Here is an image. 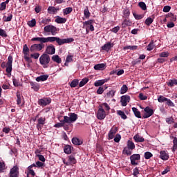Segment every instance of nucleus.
Returning <instances> with one entry per match:
<instances>
[{
	"mask_svg": "<svg viewBox=\"0 0 177 177\" xmlns=\"http://www.w3.org/2000/svg\"><path fill=\"white\" fill-rule=\"evenodd\" d=\"M73 41H74L73 39H60L59 37H45V44L48 42H57L59 46L73 42Z\"/></svg>",
	"mask_w": 177,
	"mask_h": 177,
	"instance_id": "f257e3e1",
	"label": "nucleus"
},
{
	"mask_svg": "<svg viewBox=\"0 0 177 177\" xmlns=\"http://www.w3.org/2000/svg\"><path fill=\"white\" fill-rule=\"evenodd\" d=\"M78 119V115L75 113H68V116H64V122L66 124H71L75 122Z\"/></svg>",
	"mask_w": 177,
	"mask_h": 177,
	"instance_id": "f03ea898",
	"label": "nucleus"
},
{
	"mask_svg": "<svg viewBox=\"0 0 177 177\" xmlns=\"http://www.w3.org/2000/svg\"><path fill=\"white\" fill-rule=\"evenodd\" d=\"M39 62L44 68H48V64H49V62H50V57L48 54H43L39 58Z\"/></svg>",
	"mask_w": 177,
	"mask_h": 177,
	"instance_id": "7ed1b4c3",
	"label": "nucleus"
},
{
	"mask_svg": "<svg viewBox=\"0 0 177 177\" xmlns=\"http://www.w3.org/2000/svg\"><path fill=\"white\" fill-rule=\"evenodd\" d=\"M44 34H48V32H50L52 35H56L57 34V31L59 29L53 25H47L44 28Z\"/></svg>",
	"mask_w": 177,
	"mask_h": 177,
	"instance_id": "20e7f679",
	"label": "nucleus"
},
{
	"mask_svg": "<svg viewBox=\"0 0 177 177\" xmlns=\"http://www.w3.org/2000/svg\"><path fill=\"white\" fill-rule=\"evenodd\" d=\"M13 63V57L12 55H9L8 58V62L6 65V71L8 73L9 75L12 73V64Z\"/></svg>",
	"mask_w": 177,
	"mask_h": 177,
	"instance_id": "39448f33",
	"label": "nucleus"
},
{
	"mask_svg": "<svg viewBox=\"0 0 177 177\" xmlns=\"http://www.w3.org/2000/svg\"><path fill=\"white\" fill-rule=\"evenodd\" d=\"M96 115L97 120H104V118H106V111L100 106L97 111Z\"/></svg>",
	"mask_w": 177,
	"mask_h": 177,
	"instance_id": "423d86ee",
	"label": "nucleus"
},
{
	"mask_svg": "<svg viewBox=\"0 0 177 177\" xmlns=\"http://www.w3.org/2000/svg\"><path fill=\"white\" fill-rule=\"evenodd\" d=\"M145 113L143 115V118H149L154 114V111L149 106H147L144 109Z\"/></svg>",
	"mask_w": 177,
	"mask_h": 177,
	"instance_id": "0eeeda50",
	"label": "nucleus"
},
{
	"mask_svg": "<svg viewBox=\"0 0 177 177\" xmlns=\"http://www.w3.org/2000/svg\"><path fill=\"white\" fill-rule=\"evenodd\" d=\"M63 162L66 165H74L77 162V160H75V158L73 156H70L68 158V160L66 161V159H63Z\"/></svg>",
	"mask_w": 177,
	"mask_h": 177,
	"instance_id": "6e6552de",
	"label": "nucleus"
},
{
	"mask_svg": "<svg viewBox=\"0 0 177 177\" xmlns=\"http://www.w3.org/2000/svg\"><path fill=\"white\" fill-rule=\"evenodd\" d=\"M93 23L94 21L92 19H90L87 21H84L83 23V27L88 28L90 30V31H95V28L93 27Z\"/></svg>",
	"mask_w": 177,
	"mask_h": 177,
	"instance_id": "1a4fd4ad",
	"label": "nucleus"
},
{
	"mask_svg": "<svg viewBox=\"0 0 177 177\" xmlns=\"http://www.w3.org/2000/svg\"><path fill=\"white\" fill-rule=\"evenodd\" d=\"M42 48L44 46L41 44H35L30 46V50L31 52H39V50H42Z\"/></svg>",
	"mask_w": 177,
	"mask_h": 177,
	"instance_id": "9d476101",
	"label": "nucleus"
},
{
	"mask_svg": "<svg viewBox=\"0 0 177 177\" xmlns=\"http://www.w3.org/2000/svg\"><path fill=\"white\" fill-rule=\"evenodd\" d=\"M129 100H131L129 95H123L121 97L120 103L123 107H125L129 103Z\"/></svg>",
	"mask_w": 177,
	"mask_h": 177,
	"instance_id": "9b49d317",
	"label": "nucleus"
},
{
	"mask_svg": "<svg viewBox=\"0 0 177 177\" xmlns=\"http://www.w3.org/2000/svg\"><path fill=\"white\" fill-rule=\"evenodd\" d=\"M10 177H19V167L14 166L10 171Z\"/></svg>",
	"mask_w": 177,
	"mask_h": 177,
	"instance_id": "f8f14e48",
	"label": "nucleus"
},
{
	"mask_svg": "<svg viewBox=\"0 0 177 177\" xmlns=\"http://www.w3.org/2000/svg\"><path fill=\"white\" fill-rule=\"evenodd\" d=\"M130 160L132 165H138L136 161H139V160H140V155L133 154L130 157Z\"/></svg>",
	"mask_w": 177,
	"mask_h": 177,
	"instance_id": "ddd939ff",
	"label": "nucleus"
},
{
	"mask_svg": "<svg viewBox=\"0 0 177 177\" xmlns=\"http://www.w3.org/2000/svg\"><path fill=\"white\" fill-rule=\"evenodd\" d=\"M118 131V128L114 126L111 129L108 134L109 140L114 138V135H115V133H117Z\"/></svg>",
	"mask_w": 177,
	"mask_h": 177,
	"instance_id": "4468645a",
	"label": "nucleus"
},
{
	"mask_svg": "<svg viewBox=\"0 0 177 177\" xmlns=\"http://www.w3.org/2000/svg\"><path fill=\"white\" fill-rule=\"evenodd\" d=\"M46 121V118H44V117H41L37 120V127L38 129H41V128H42V127H44V125H45V122Z\"/></svg>",
	"mask_w": 177,
	"mask_h": 177,
	"instance_id": "2eb2a0df",
	"label": "nucleus"
},
{
	"mask_svg": "<svg viewBox=\"0 0 177 177\" xmlns=\"http://www.w3.org/2000/svg\"><path fill=\"white\" fill-rule=\"evenodd\" d=\"M50 103V98H43V99H40L38 101V104H39V106H48V104H49Z\"/></svg>",
	"mask_w": 177,
	"mask_h": 177,
	"instance_id": "dca6fc26",
	"label": "nucleus"
},
{
	"mask_svg": "<svg viewBox=\"0 0 177 177\" xmlns=\"http://www.w3.org/2000/svg\"><path fill=\"white\" fill-rule=\"evenodd\" d=\"M46 52V53H48V55H55V52H56V48H55V46L50 45L47 46Z\"/></svg>",
	"mask_w": 177,
	"mask_h": 177,
	"instance_id": "f3484780",
	"label": "nucleus"
},
{
	"mask_svg": "<svg viewBox=\"0 0 177 177\" xmlns=\"http://www.w3.org/2000/svg\"><path fill=\"white\" fill-rule=\"evenodd\" d=\"M114 46V44L111 42H108L102 46V50H105L106 52H109L111 48Z\"/></svg>",
	"mask_w": 177,
	"mask_h": 177,
	"instance_id": "a211bd4d",
	"label": "nucleus"
},
{
	"mask_svg": "<svg viewBox=\"0 0 177 177\" xmlns=\"http://www.w3.org/2000/svg\"><path fill=\"white\" fill-rule=\"evenodd\" d=\"M160 158L164 161H167L169 158V155L167 151H160Z\"/></svg>",
	"mask_w": 177,
	"mask_h": 177,
	"instance_id": "6ab92c4d",
	"label": "nucleus"
},
{
	"mask_svg": "<svg viewBox=\"0 0 177 177\" xmlns=\"http://www.w3.org/2000/svg\"><path fill=\"white\" fill-rule=\"evenodd\" d=\"M109 81V79H104V80H100L95 82L94 85L95 86H102V85L106 84Z\"/></svg>",
	"mask_w": 177,
	"mask_h": 177,
	"instance_id": "aec40b11",
	"label": "nucleus"
},
{
	"mask_svg": "<svg viewBox=\"0 0 177 177\" xmlns=\"http://www.w3.org/2000/svg\"><path fill=\"white\" fill-rule=\"evenodd\" d=\"M32 89H34L35 92H38L39 91V84L35 82H30Z\"/></svg>",
	"mask_w": 177,
	"mask_h": 177,
	"instance_id": "412c9836",
	"label": "nucleus"
},
{
	"mask_svg": "<svg viewBox=\"0 0 177 177\" xmlns=\"http://www.w3.org/2000/svg\"><path fill=\"white\" fill-rule=\"evenodd\" d=\"M106 68V64H97L94 66V70L103 71Z\"/></svg>",
	"mask_w": 177,
	"mask_h": 177,
	"instance_id": "4be33fe9",
	"label": "nucleus"
},
{
	"mask_svg": "<svg viewBox=\"0 0 177 177\" xmlns=\"http://www.w3.org/2000/svg\"><path fill=\"white\" fill-rule=\"evenodd\" d=\"M48 77L49 76L48 75H40L36 78V81H37V82L46 81V80H48Z\"/></svg>",
	"mask_w": 177,
	"mask_h": 177,
	"instance_id": "5701e85b",
	"label": "nucleus"
},
{
	"mask_svg": "<svg viewBox=\"0 0 177 177\" xmlns=\"http://www.w3.org/2000/svg\"><path fill=\"white\" fill-rule=\"evenodd\" d=\"M131 26H132V21L127 20V19H124L122 24V28H125L129 27Z\"/></svg>",
	"mask_w": 177,
	"mask_h": 177,
	"instance_id": "b1692460",
	"label": "nucleus"
},
{
	"mask_svg": "<svg viewBox=\"0 0 177 177\" xmlns=\"http://www.w3.org/2000/svg\"><path fill=\"white\" fill-rule=\"evenodd\" d=\"M57 10H59V8L55 7L49 6L48 8V12L50 13V15H55Z\"/></svg>",
	"mask_w": 177,
	"mask_h": 177,
	"instance_id": "393cba45",
	"label": "nucleus"
},
{
	"mask_svg": "<svg viewBox=\"0 0 177 177\" xmlns=\"http://www.w3.org/2000/svg\"><path fill=\"white\" fill-rule=\"evenodd\" d=\"M67 21V19L57 17L55 19V23H57L58 24H63Z\"/></svg>",
	"mask_w": 177,
	"mask_h": 177,
	"instance_id": "a878e982",
	"label": "nucleus"
},
{
	"mask_svg": "<svg viewBox=\"0 0 177 177\" xmlns=\"http://www.w3.org/2000/svg\"><path fill=\"white\" fill-rule=\"evenodd\" d=\"M72 143L75 146H80V145H82V140H80V138H73L72 139Z\"/></svg>",
	"mask_w": 177,
	"mask_h": 177,
	"instance_id": "bb28decb",
	"label": "nucleus"
},
{
	"mask_svg": "<svg viewBox=\"0 0 177 177\" xmlns=\"http://www.w3.org/2000/svg\"><path fill=\"white\" fill-rule=\"evenodd\" d=\"M73 57H74L73 55H67L66 59V62L64 63V66H68V63H72Z\"/></svg>",
	"mask_w": 177,
	"mask_h": 177,
	"instance_id": "cd10ccee",
	"label": "nucleus"
},
{
	"mask_svg": "<svg viewBox=\"0 0 177 177\" xmlns=\"http://www.w3.org/2000/svg\"><path fill=\"white\" fill-rule=\"evenodd\" d=\"M52 60L53 62H55V63H57L58 64H60V63H62V58L59 57V55H53L52 57Z\"/></svg>",
	"mask_w": 177,
	"mask_h": 177,
	"instance_id": "c85d7f7f",
	"label": "nucleus"
},
{
	"mask_svg": "<svg viewBox=\"0 0 177 177\" xmlns=\"http://www.w3.org/2000/svg\"><path fill=\"white\" fill-rule=\"evenodd\" d=\"M132 111L134 115H136V117H137V118H142V116L140 115V111H139L138 109L133 107Z\"/></svg>",
	"mask_w": 177,
	"mask_h": 177,
	"instance_id": "c756f323",
	"label": "nucleus"
},
{
	"mask_svg": "<svg viewBox=\"0 0 177 177\" xmlns=\"http://www.w3.org/2000/svg\"><path fill=\"white\" fill-rule=\"evenodd\" d=\"M167 85H168V86H170L171 88H172V86H175V85H177V80L176 79L170 80L167 82Z\"/></svg>",
	"mask_w": 177,
	"mask_h": 177,
	"instance_id": "7c9ffc66",
	"label": "nucleus"
},
{
	"mask_svg": "<svg viewBox=\"0 0 177 177\" xmlns=\"http://www.w3.org/2000/svg\"><path fill=\"white\" fill-rule=\"evenodd\" d=\"M117 114L120 116H121V118L122 120H127V118H128V117L127 116V115H125V113L122 111H117Z\"/></svg>",
	"mask_w": 177,
	"mask_h": 177,
	"instance_id": "2f4dec72",
	"label": "nucleus"
},
{
	"mask_svg": "<svg viewBox=\"0 0 177 177\" xmlns=\"http://www.w3.org/2000/svg\"><path fill=\"white\" fill-rule=\"evenodd\" d=\"M133 139L136 142H145V138L139 135L134 136Z\"/></svg>",
	"mask_w": 177,
	"mask_h": 177,
	"instance_id": "473e14b6",
	"label": "nucleus"
},
{
	"mask_svg": "<svg viewBox=\"0 0 177 177\" xmlns=\"http://www.w3.org/2000/svg\"><path fill=\"white\" fill-rule=\"evenodd\" d=\"M31 41H38L41 44H45V37H33Z\"/></svg>",
	"mask_w": 177,
	"mask_h": 177,
	"instance_id": "72a5a7b5",
	"label": "nucleus"
},
{
	"mask_svg": "<svg viewBox=\"0 0 177 177\" xmlns=\"http://www.w3.org/2000/svg\"><path fill=\"white\" fill-rule=\"evenodd\" d=\"M71 12H73V8H71V7H68L63 10V13L64 15H70V13H71Z\"/></svg>",
	"mask_w": 177,
	"mask_h": 177,
	"instance_id": "f704fd0d",
	"label": "nucleus"
},
{
	"mask_svg": "<svg viewBox=\"0 0 177 177\" xmlns=\"http://www.w3.org/2000/svg\"><path fill=\"white\" fill-rule=\"evenodd\" d=\"M127 147L129 150H133L135 149V144L132 141L129 140L127 142Z\"/></svg>",
	"mask_w": 177,
	"mask_h": 177,
	"instance_id": "c9c22d12",
	"label": "nucleus"
},
{
	"mask_svg": "<svg viewBox=\"0 0 177 177\" xmlns=\"http://www.w3.org/2000/svg\"><path fill=\"white\" fill-rule=\"evenodd\" d=\"M64 153H66V154H71V146L70 145L65 146L64 149Z\"/></svg>",
	"mask_w": 177,
	"mask_h": 177,
	"instance_id": "e433bc0d",
	"label": "nucleus"
},
{
	"mask_svg": "<svg viewBox=\"0 0 177 177\" xmlns=\"http://www.w3.org/2000/svg\"><path fill=\"white\" fill-rule=\"evenodd\" d=\"M78 84H79V80L77 79H75L71 82L70 86L71 88H75V86H77Z\"/></svg>",
	"mask_w": 177,
	"mask_h": 177,
	"instance_id": "4c0bfd02",
	"label": "nucleus"
},
{
	"mask_svg": "<svg viewBox=\"0 0 177 177\" xmlns=\"http://www.w3.org/2000/svg\"><path fill=\"white\" fill-rule=\"evenodd\" d=\"M99 107L104 109L106 111H109L110 110V106H109V104L106 102L102 103L101 105H100Z\"/></svg>",
	"mask_w": 177,
	"mask_h": 177,
	"instance_id": "58836bf2",
	"label": "nucleus"
},
{
	"mask_svg": "<svg viewBox=\"0 0 177 177\" xmlns=\"http://www.w3.org/2000/svg\"><path fill=\"white\" fill-rule=\"evenodd\" d=\"M176 149H177V138L174 137L172 151H175Z\"/></svg>",
	"mask_w": 177,
	"mask_h": 177,
	"instance_id": "ea45409f",
	"label": "nucleus"
},
{
	"mask_svg": "<svg viewBox=\"0 0 177 177\" xmlns=\"http://www.w3.org/2000/svg\"><path fill=\"white\" fill-rule=\"evenodd\" d=\"M128 91V86L127 85H123L120 88L121 95H124V93H127Z\"/></svg>",
	"mask_w": 177,
	"mask_h": 177,
	"instance_id": "a19ab883",
	"label": "nucleus"
},
{
	"mask_svg": "<svg viewBox=\"0 0 177 177\" xmlns=\"http://www.w3.org/2000/svg\"><path fill=\"white\" fill-rule=\"evenodd\" d=\"M28 52H30V48H28V46H27V44H24L23 47L24 55H28Z\"/></svg>",
	"mask_w": 177,
	"mask_h": 177,
	"instance_id": "79ce46f5",
	"label": "nucleus"
},
{
	"mask_svg": "<svg viewBox=\"0 0 177 177\" xmlns=\"http://www.w3.org/2000/svg\"><path fill=\"white\" fill-rule=\"evenodd\" d=\"M144 157L146 160H150V158L153 157V153L149 151H147L145 153Z\"/></svg>",
	"mask_w": 177,
	"mask_h": 177,
	"instance_id": "37998d69",
	"label": "nucleus"
},
{
	"mask_svg": "<svg viewBox=\"0 0 177 177\" xmlns=\"http://www.w3.org/2000/svg\"><path fill=\"white\" fill-rule=\"evenodd\" d=\"M115 95V91L111 90L106 93L107 97H114V95Z\"/></svg>",
	"mask_w": 177,
	"mask_h": 177,
	"instance_id": "c03bdc74",
	"label": "nucleus"
},
{
	"mask_svg": "<svg viewBox=\"0 0 177 177\" xmlns=\"http://www.w3.org/2000/svg\"><path fill=\"white\" fill-rule=\"evenodd\" d=\"M154 42L153 41L147 46V50H153L155 48Z\"/></svg>",
	"mask_w": 177,
	"mask_h": 177,
	"instance_id": "a18cd8bd",
	"label": "nucleus"
},
{
	"mask_svg": "<svg viewBox=\"0 0 177 177\" xmlns=\"http://www.w3.org/2000/svg\"><path fill=\"white\" fill-rule=\"evenodd\" d=\"M168 98L160 95V97H158V102H159V103H164V102H167Z\"/></svg>",
	"mask_w": 177,
	"mask_h": 177,
	"instance_id": "49530a36",
	"label": "nucleus"
},
{
	"mask_svg": "<svg viewBox=\"0 0 177 177\" xmlns=\"http://www.w3.org/2000/svg\"><path fill=\"white\" fill-rule=\"evenodd\" d=\"M124 50L130 49L131 50H136L138 49V46H127L124 47Z\"/></svg>",
	"mask_w": 177,
	"mask_h": 177,
	"instance_id": "de8ad7c7",
	"label": "nucleus"
},
{
	"mask_svg": "<svg viewBox=\"0 0 177 177\" xmlns=\"http://www.w3.org/2000/svg\"><path fill=\"white\" fill-rule=\"evenodd\" d=\"M88 80L87 78H84L83 79L79 84V86L80 88H82V86H84V85H85L86 84H88Z\"/></svg>",
	"mask_w": 177,
	"mask_h": 177,
	"instance_id": "09e8293b",
	"label": "nucleus"
},
{
	"mask_svg": "<svg viewBox=\"0 0 177 177\" xmlns=\"http://www.w3.org/2000/svg\"><path fill=\"white\" fill-rule=\"evenodd\" d=\"M36 24H37V21H35V19H32L31 21H29L28 22V26H29V27H35Z\"/></svg>",
	"mask_w": 177,
	"mask_h": 177,
	"instance_id": "8fccbe9b",
	"label": "nucleus"
},
{
	"mask_svg": "<svg viewBox=\"0 0 177 177\" xmlns=\"http://www.w3.org/2000/svg\"><path fill=\"white\" fill-rule=\"evenodd\" d=\"M64 124H66V122H64V120H62L60 123L55 124L54 127L55 128H62V127H64Z\"/></svg>",
	"mask_w": 177,
	"mask_h": 177,
	"instance_id": "3c124183",
	"label": "nucleus"
},
{
	"mask_svg": "<svg viewBox=\"0 0 177 177\" xmlns=\"http://www.w3.org/2000/svg\"><path fill=\"white\" fill-rule=\"evenodd\" d=\"M12 19H13V15L8 14V17L6 16L4 17V21H11Z\"/></svg>",
	"mask_w": 177,
	"mask_h": 177,
	"instance_id": "603ef678",
	"label": "nucleus"
},
{
	"mask_svg": "<svg viewBox=\"0 0 177 177\" xmlns=\"http://www.w3.org/2000/svg\"><path fill=\"white\" fill-rule=\"evenodd\" d=\"M17 103L18 106H23V104H21V97L20 96V94L17 93Z\"/></svg>",
	"mask_w": 177,
	"mask_h": 177,
	"instance_id": "864d4df0",
	"label": "nucleus"
},
{
	"mask_svg": "<svg viewBox=\"0 0 177 177\" xmlns=\"http://www.w3.org/2000/svg\"><path fill=\"white\" fill-rule=\"evenodd\" d=\"M153 21V18L151 17H148L146 20H145V24H147V26H150V24H151Z\"/></svg>",
	"mask_w": 177,
	"mask_h": 177,
	"instance_id": "5fc2aeb1",
	"label": "nucleus"
},
{
	"mask_svg": "<svg viewBox=\"0 0 177 177\" xmlns=\"http://www.w3.org/2000/svg\"><path fill=\"white\" fill-rule=\"evenodd\" d=\"M138 6H140V8L142 9V10H146V9H147V7L146 6V3H145V2H140L138 3Z\"/></svg>",
	"mask_w": 177,
	"mask_h": 177,
	"instance_id": "6e6d98bb",
	"label": "nucleus"
},
{
	"mask_svg": "<svg viewBox=\"0 0 177 177\" xmlns=\"http://www.w3.org/2000/svg\"><path fill=\"white\" fill-rule=\"evenodd\" d=\"M123 15L124 17H129V15H131V12H129V10L128 8H126L123 10Z\"/></svg>",
	"mask_w": 177,
	"mask_h": 177,
	"instance_id": "4d7b16f0",
	"label": "nucleus"
},
{
	"mask_svg": "<svg viewBox=\"0 0 177 177\" xmlns=\"http://www.w3.org/2000/svg\"><path fill=\"white\" fill-rule=\"evenodd\" d=\"M0 37H3L4 38H6V37H8L6 31H5L3 29H0Z\"/></svg>",
	"mask_w": 177,
	"mask_h": 177,
	"instance_id": "13d9d810",
	"label": "nucleus"
},
{
	"mask_svg": "<svg viewBox=\"0 0 177 177\" xmlns=\"http://www.w3.org/2000/svg\"><path fill=\"white\" fill-rule=\"evenodd\" d=\"M167 106H169L170 107H175V104L173 103V102L167 98V100H166Z\"/></svg>",
	"mask_w": 177,
	"mask_h": 177,
	"instance_id": "bf43d9fd",
	"label": "nucleus"
},
{
	"mask_svg": "<svg viewBox=\"0 0 177 177\" xmlns=\"http://www.w3.org/2000/svg\"><path fill=\"white\" fill-rule=\"evenodd\" d=\"M84 12V17L88 19V17L91 16V12H89V10H88V8H85Z\"/></svg>",
	"mask_w": 177,
	"mask_h": 177,
	"instance_id": "052dcab7",
	"label": "nucleus"
},
{
	"mask_svg": "<svg viewBox=\"0 0 177 177\" xmlns=\"http://www.w3.org/2000/svg\"><path fill=\"white\" fill-rule=\"evenodd\" d=\"M4 169H5V162H0V174L3 172Z\"/></svg>",
	"mask_w": 177,
	"mask_h": 177,
	"instance_id": "680f3d73",
	"label": "nucleus"
},
{
	"mask_svg": "<svg viewBox=\"0 0 177 177\" xmlns=\"http://www.w3.org/2000/svg\"><path fill=\"white\" fill-rule=\"evenodd\" d=\"M12 82L14 86H20V83L19 82V80H16V78L12 79Z\"/></svg>",
	"mask_w": 177,
	"mask_h": 177,
	"instance_id": "e2e57ef3",
	"label": "nucleus"
},
{
	"mask_svg": "<svg viewBox=\"0 0 177 177\" xmlns=\"http://www.w3.org/2000/svg\"><path fill=\"white\" fill-rule=\"evenodd\" d=\"M120 140H121V135L117 134L114 138V142H115L116 143H118Z\"/></svg>",
	"mask_w": 177,
	"mask_h": 177,
	"instance_id": "0e129e2a",
	"label": "nucleus"
},
{
	"mask_svg": "<svg viewBox=\"0 0 177 177\" xmlns=\"http://www.w3.org/2000/svg\"><path fill=\"white\" fill-rule=\"evenodd\" d=\"M6 9V4L5 2H2L0 4V10H5Z\"/></svg>",
	"mask_w": 177,
	"mask_h": 177,
	"instance_id": "69168bd1",
	"label": "nucleus"
},
{
	"mask_svg": "<svg viewBox=\"0 0 177 177\" xmlns=\"http://www.w3.org/2000/svg\"><path fill=\"white\" fill-rule=\"evenodd\" d=\"M30 57H32L33 59H38V57H39V53H35L31 54Z\"/></svg>",
	"mask_w": 177,
	"mask_h": 177,
	"instance_id": "338daca9",
	"label": "nucleus"
},
{
	"mask_svg": "<svg viewBox=\"0 0 177 177\" xmlns=\"http://www.w3.org/2000/svg\"><path fill=\"white\" fill-rule=\"evenodd\" d=\"M159 56L160 57H168V52H162L159 55Z\"/></svg>",
	"mask_w": 177,
	"mask_h": 177,
	"instance_id": "774afa93",
	"label": "nucleus"
}]
</instances>
